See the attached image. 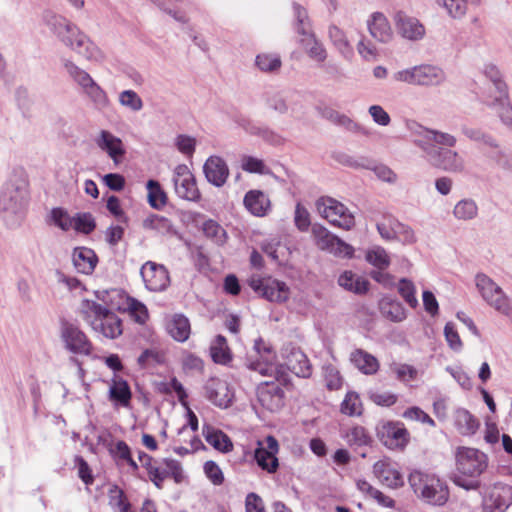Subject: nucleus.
<instances>
[{
  "instance_id": "f257e3e1",
  "label": "nucleus",
  "mask_w": 512,
  "mask_h": 512,
  "mask_svg": "<svg viewBox=\"0 0 512 512\" xmlns=\"http://www.w3.org/2000/svg\"><path fill=\"white\" fill-rule=\"evenodd\" d=\"M414 144L430 159L434 166L448 172L464 170V160L458 152L448 149L456 145V137L439 130L416 125L412 129Z\"/></svg>"
},
{
  "instance_id": "f03ea898",
  "label": "nucleus",
  "mask_w": 512,
  "mask_h": 512,
  "mask_svg": "<svg viewBox=\"0 0 512 512\" xmlns=\"http://www.w3.org/2000/svg\"><path fill=\"white\" fill-rule=\"evenodd\" d=\"M28 201L27 180L21 174L11 175L0 191V212L9 226H16L22 221Z\"/></svg>"
},
{
  "instance_id": "7ed1b4c3",
  "label": "nucleus",
  "mask_w": 512,
  "mask_h": 512,
  "mask_svg": "<svg viewBox=\"0 0 512 512\" xmlns=\"http://www.w3.org/2000/svg\"><path fill=\"white\" fill-rule=\"evenodd\" d=\"M455 460L456 473L451 476L452 482L468 491L479 489V477L488 466L487 455L475 448L459 447Z\"/></svg>"
},
{
  "instance_id": "20e7f679",
  "label": "nucleus",
  "mask_w": 512,
  "mask_h": 512,
  "mask_svg": "<svg viewBox=\"0 0 512 512\" xmlns=\"http://www.w3.org/2000/svg\"><path fill=\"white\" fill-rule=\"evenodd\" d=\"M80 315L95 332L106 338L115 339L122 334L120 318L113 311L93 300L82 301Z\"/></svg>"
},
{
  "instance_id": "39448f33",
  "label": "nucleus",
  "mask_w": 512,
  "mask_h": 512,
  "mask_svg": "<svg viewBox=\"0 0 512 512\" xmlns=\"http://www.w3.org/2000/svg\"><path fill=\"white\" fill-rule=\"evenodd\" d=\"M408 481L415 494L426 503L442 506L448 501V487L435 475L415 470L410 473Z\"/></svg>"
},
{
  "instance_id": "423d86ee",
  "label": "nucleus",
  "mask_w": 512,
  "mask_h": 512,
  "mask_svg": "<svg viewBox=\"0 0 512 512\" xmlns=\"http://www.w3.org/2000/svg\"><path fill=\"white\" fill-rule=\"evenodd\" d=\"M396 82L414 86H439L446 80V74L438 66L431 64L416 65L411 68L399 70L392 75Z\"/></svg>"
},
{
  "instance_id": "0eeeda50",
  "label": "nucleus",
  "mask_w": 512,
  "mask_h": 512,
  "mask_svg": "<svg viewBox=\"0 0 512 512\" xmlns=\"http://www.w3.org/2000/svg\"><path fill=\"white\" fill-rule=\"evenodd\" d=\"M475 285L490 307L502 315H511L512 300L492 278L484 273H478L475 276Z\"/></svg>"
},
{
  "instance_id": "6e6552de",
  "label": "nucleus",
  "mask_w": 512,
  "mask_h": 512,
  "mask_svg": "<svg viewBox=\"0 0 512 512\" xmlns=\"http://www.w3.org/2000/svg\"><path fill=\"white\" fill-rule=\"evenodd\" d=\"M319 214L332 225L349 230L355 225V219L348 208L331 197H321L316 202Z\"/></svg>"
},
{
  "instance_id": "1a4fd4ad",
  "label": "nucleus",
  "mask_w": 512,
  "mask_h": 512,
  "mask_svg": "<svg viewBox=\"0 0 512 512\" xmlns=\"http://www.w3.org/2000/svg\"><path fill=\"white\" fill-rule=\"evenodd\" d=\"M62 43L89 61L100 62L104 58L102 51L77 25L72 27Z\"/></svg>"
},
{
  "instance_id": "9d476101",
  "label": "nucleus",
  "mask_w": 512,
  "mask_h": 512,
  "mask_svg": "<svg viewBox=\"0 0 512 512\" xmlns=\"http://www.w3.org/2000/svg\"><path fill=\"white\" fill-rule=\"evenodd\" d=\"M312 235L319 249L328 251L338 257L351 258L353 256L354 248L333 235L324 226L319 224L313 225Z\"/></svg>"
},
{
  "instance_id": "9b49d317",
  "label": "nucleus",
  "mask_w": 512,
  "mask_h": 512,
  "mask_svg": "<svg viewBox=\"0 0 512 512\" xmlns=\"http://www.w3.org/2000/svg\"><path fill=\"white\" fill-rule=\"evenodd\" d=\"M61 338L65 348L73 354L89 356L93 345L86 334L75 324L65 321L61 325Z\"/></svg>"
},
{
  "instance_id": "f8f14e48",
  "label": "nucleus",
  "mask_w": 512,
  "mask_h": 512,
  "mask_svg": "<svg viewBox=\"0 0 512 512\" xmlns=\"http://www.w3.org/2000/svg\"><path fill=\"white\" fill-rule=\"evenodd\" d=\"M249 286L259 295L271 302H284L289 298V288L284 282L271 277H251Z\"/></svg>"
},
{
  "instance_id": "ddd939ff",
  "label": "nucleus",
  "mask_w": 512,
  "mask_h": 512,
  "mask_svg": "<svg viewBox=\"0 0 512 512\" xmlns=\"http://www.w3.org/2000/svg\"><path fill=\"white\" fill-rule=\"evenodd\" d=\"M257 448L254 451V459L258 466L272 474L279 467L277 454L279 452V444L274 436H267L264 441L257 442Z\"/></svg>"
},
{
  "instance_id": "4468645a",
  "label": "nucleus",
  "mask_w": 512,
  "mask_h": 512,
  "mask_svg": "<svg viewBox=\"0 0 512 512\" xmlns=\"http://www.w3.org/2000/svg\"><path fill=\"white\" fill-rule=\"evenodd\" d=\"M173 182L176 194L185 200L198 201L200 192L196 185V180L188 166L179 164L175 167L173 173Z\"/></svg>"
},
{
  "instance_id": "2eb2a0df",
  "label": "nucleus",
  "mask_w": 512,
  "mask_h": 512,
  "mask_svg": "<svg viewBox=\"0 0 512 512\" xmlns=\"http://www.w3.org/2000/svg\"><path fill=\"white\" fill-rule=\"evenodd\" d=\"M284 365L297 377L308 378L312 374V367L306 354L295 345L289 343L281 349Z\"/></svg>"
},
{
  "instance_id": "dca6fc26",
  "label": "nucleus",
  "mask_w": 512,
  "mask_h": 512,
  "mask_svg": "<svg viewBox=\"0 0 512 512\" xmlns=\"http://www.w3.org/2000/svg\"><path fill=\"white\" fill-rule=\"evenodd\" d=\"M145 287L154 292L164 291L170 284L167 268L162 264L147 261L140 269Z\"/></svg>"
},
{
  "instance_id": "f3484780",
  "label": "nucleus",
  "mask_w": 512,
  "mask_h": 512,
  "mask_svg": "<svg viewBox=\"0 0 512 512\" xmlns=\"http://www.w3.org/2000/svg\"><path fill=\"white\" fill-rule=\"evenodd\" d=\"M394 22L398 34L407 40L418 41L425 35L423 24L417 18L408 16L402 11L395 14Z\"/></svg>"
},
{
  "instance_id": "a211bd4d",
  "label": "nucleus",
  "mask_w": 512,
  "mask_h": 512,
  "mask_svg": "<svg viewBox=\"0 0 512 512\" xmlns=\"http://www.w3.org/2000/svg\"><path fill=\"white\" fill-rule=\"evenodd\" d=\"M205 397L215 406L226 408L232 401L227 382L216 378H209L204 385Z\"/></svg>"
},
{
  "instance_id": "6ab92c4d",
  "label": "nucleus",
  "mask_w": 512,
  "mask_h": 512,
  "mask_svg": "<svg viewBox=\"0 0 512 512\" xmlns=\"http://www.w3.org/2000/svg\"><path fill=\"white\" fill-rule=\"evenodd\" d=\"M258 400L269 411H276L283 405L284 391L278 383L265 381L258 386Z\"/></svg>"
},
{
  "instance_id": "aec40b11",
  "label": "nucleus",
  "mask_w": 512,
  "mask_h": 512,
  "mask_svg": "<svg viewBox=\"0 0 512 512\" xmlns=\"http://www.w3.org/2000/svg\"><path fill=\"white\" fill-rule=\"evenodd\" d=\"M206 180L215 187H223L229 177L227 163L220 156H210L203 165Z\"/></svg>"
},
{
  "instance_id": "412c9836",
  "label": "nucleus",
  "mask_w": 512,
  "mask_h": 512,
  "mask_svg": "<svg viewBox=\"0 0 512 512\" xmlns=\"http://www.w3.org/2000/svg\"><path fill=\"white\" fill-rule=\"evenodd\" d=\"M95 142L102 151L107 153L114 164L118 165L122 162L126 149L119 137L107 130H101Z\"/></svg>"
},
{
  "instance_id": "4be33fe9",
  "label": "nucleus",
  "mask_w": 512,
  "mask_h": 512,
  "mask_svg": "<svg viewBox=\"0 0 512 512\" xmlns=\"http://www.w3.org/2000/svg\"><path fill=\"white\" fill-rule=\"evenodd\" d=\"M512 503V487L497 484L484 500L485 512H504Z\"/></svg>"
},
{
  "instance_id": "5701e85b",
  "label": "nucleus",
  "mask_w": 512,
  "mask_h": 512,
  "mask_svg": "<svg viewBox=\"0 0 512 512\" xmlns=\"http://www.w3.org/2000/svg\"><path fill=\"white\" fill-rule=\"evenodd\" d=\"M245 208L256 217H264L271 210V201L268 195L257 189L249 190L243 199Z\"/></svg>"
},
{
  "instance_id": "b1692460",
  "label": "nucleus",
  "mask_w": 512,
  "mask_h": 512,
  "mask_svg": "<svg viewBox=\"0 0 512 512\" xmlns=\"http://www.w3.org/2000/svg\"><path fill=\"white\" fill-rule=\"evenodd\" d=\"M373 473L382 484L390 488L404 485L402 474L388 460L377 461L373 465Z\"/></svg>"
},
{
  "instance_id": "393cba45",
  "label": "nucleus",
  "mask_w": 512,
  "mask_h": 512,
  "mask_svg": "<svg viewBox=\"0 0 512 512\" xmlns=\"http://www.w3.org/2000/svg\"><path fill=\"white\" fill-rule=\"evenodd\" d=\"M382 439L389 448H403L409 441V432L402 423H387L383 426Z\"/></svg>"
},
{
  "instance_id": "a878e982",
  "label": "nucleus",
  "mask_w": 512,
  "mask_h": 512,
  "mask_svg": "<svg viewBox=\"0 0 512 512\" xmlns=\"http://www.w3.org/2000/svg\"><path fill=\"white\" fill-rule=\"evenodd\" d=\"M370 35L381 43H388L393 38V32L386 16L375 12L367 21Z\"/></svg>"
},
{
  "instance_id": "bb28decb",
  "label": "nucleus",
  "mask_w": 512,
  "mask_h": 512,
  "mask_svg": "<svg viewBox=\"0 0 512 512\" xmlns=\"http://www.w3.org/2000/svg\"><path fill=\"white\" fill-rule=\"evenodd\" d=\"M72 261L77 272L90 275L96 268L98 257L90 248L76 247L72 254Z\"/></svg>"
},
{
  "instance_id": "cd10ccee",
  "label": "nucleus",
  "mask_w": 512,
  "mask_h": 512,
  "mask_svg": "<svg viewBox=\"0 0 512 512\" xmlns=\"http://www.w3.org/2000/svg\"><path fill=\"white\" fill-rule=\"evenodd\" d=\"M42 18L44 24L61 42L63 41V38L70 33L72 27L75 26V24L70 22L67 18L52 11H45Z\"/></svg>"
},
{
  "instance_id": "c85d7f7f",
  "label": "nucleus",
  "mask_w": 512,
  "mask_h": 512,
  "mask_svg": "<svg viewBox=\"0 0 512 512\" xmlns=\"http://www.w3.org/2000/svg\"><path fill=\"white\" fill-rule=\"evenodd\" d=\"M132 398L131 389L126 380L114 376L109 387V399L117 405L128 407Z\"/></svg>"
},
{
  "instance_id": "c756f323",
  "label": "nucleus",
  "mask_w": 512,
  "mask_h": 512,
  "mask_svg": "<svg viewBox=\"0 0 512 512\" xmlns=\"http://www.w3.org/2000/svg\"><path fill=\"white\" fill-rule=\"evenodd\" d=\"M202 432L207 443L216 450L227 453L233 449L230 438L221 430H216L209 425H204Z\"/></svg>"
},
{
  "instance_id": "7c9ffc66",
  "label": "nucleus",
  "mask_w": 512,
  "mask_h": 512,
  "mask_svg": "<svg viewBox=\"0 0 512 512\" xmlns=\"http://www.w3.org/2000/svg\"><path fill=\"white\" fill-rule=\"evenodd\" d=\"M350 361L362 373L367 375L375 374L379 369L378 360L362 349H355L350 354Z\"/></svg>"
},
{
  "instance_id": "2f4dec72",
  "label": "nucleus",
  "mask_w": 512,
  "mask_h": 512,
  "mask_svg": "<svg viewBox=\"0 0 512 512\" xmlns=\"http://www.w3.org/2000/svg\"><path fill=\"white\" fill-rule=\"evenodd\" d=\"M488 106L497 109L501 121L508 127L512 128V106L508 99V92L499 93L493 98L485 100Z\"/></svg>"
},
{
  "instance_id": "473e14b6",
  "label": "nucleus",
  "mask_w": 512,
  "mask_h": 512,
  "mask_svg": "<svg viewBox=\"0 0 512 512\" xmlns=\"http://www.w3.org/2000/svg\"><path fill=\"white\" fill-rule=\"evenodd\" d=\"M300 44L311 59L319 63L325 61L327 57L326 49L322 43L316 39L313 32L301 36Z\"/></svg>"
},
{
  "instance_id": "72a5a7b5",
  "label": "nucleus",
  "mask_w": 512,
  "mask_h": 512,
  "mask_svg": "<svg viewBox=\"0 0 512 512\" xmlns=\"http://www.w3.org/2000/svg\"><path fill=\"white\" fill-rule=\"evenodd\" d=\"M168 332L178 342H185L191 333L190 322L182 314H176L167 326Z\"/></svg>"
},
{
  "instance_id": "f704fd0d",
  "label": "nucleus",
  "mask_w": 512,
  "mask_h": 512,
  "mask_svg": "<svg viewBox=\"0 0 512 512\" xmlns=\"http://www.w3.org/2000/svg\"><path fill=\"white\" fill-rule=\"evenodd\" d=\"M338 284L356 294H365L369 288V282L366 279L356 276L351 271L343 272L338 278Z\"/></svg>"
},
{
  "instance_id": "c9c22d12",
  "label": "nucleus",
  "mask_w": 512,
  "mask_h": 512,
  "mask_svg": "<svg viewBox=\"0 0 512 512\" xmlns=\"http://www.w3.org/2000/svg\"><path fill=\"white\" fill-rule=\"evenodd\" d=\"M455 425L462 435H473L479 428V421L466 409L455 412Z\"/></svg>"
},
{
  "instance_id": "e433bc0d",
  "label": "nucleus",
  "mask_w": 512,
  "mask_h": 512,
  "mask_svg": "<svg viewBox=\"0 0 512 512\" xmlns=\"http://www.w3.org/2000/svg\"><path fill=\"white\" fill-rule=\"evenodd\" d=\"M210 355L217 364L226 365L232 360V354L224 336L217 335L212 341Z\"/></svg>"
},
{
  "instance_id": "4c0bfd02",
  "label": "nucleus",
  "mask_w": 512,
  "mask_h": 512,
  "mask_svg": "<svg viewBox=\"0 0 512 512\" xmlns=\"http://www.w3.org/2000/svg\"><path fill=\"white\" fill-rule=\"evenodd\" d=\"M328 35L333 45L344 58L351 59L353 57V48L340 28L331 25L328 30Z\"/></svg>"
},
{
  "instance_id": "58836bf2",
  "label": "nucleus",
  "mask_w": 512,
  "mask_h": 512,
  "mask_svg": "<svg viewBox=\"0 0 512 512\" xmlns=\"http://www.w3.org/2000/svg\"><path fill=\"white\" fill-rule=\"evenodd\" d=\"M447 10V13L455 18L461 19L468 11L470 5L479 4L480 0H437Z\"/></svg>"
},
{
  "instance_id": "ea45409f",
  "label": "nucleus",
  "mask_w": 512,
  "mask_h": 512,
  "mask_svg": "<svg viewBox=\"0 0 512 512\" xmlns=\"http://www.w3.org/2000/svg\"><path fill=\"white\" fill-rule=\"evenodd\" d=\"M453 215L456 219L461 221L473 220L478 215V206L473 199H462L455 204Z\"/></svg>"
},
{
  "instance_id": "a19ab883",
  "label": "nucleus",
  "mask_w": 512,
  "mask_h": 512,
  "mask_svg": "<svg viewBox=\"0 0 512 512\" xmlns=\"http://www.w3.org/2000/svg\"><path fill=\"white\" fill-rule=\"evenodd\" d=\"M266 108L278 114H286L289 106L286 96L280 91H266L263 95Z\"/></svg>"
},
{
  "instance_id": "79ce46f5",
  "label": "nucleus",
  "mask_w": 512,
  "mask_h": 512,
  "mask_svg": "<svg viewBox=\"0 0 512 512\" xmlns=\"http://www.w3.org/2000/svg\"><path fill=\"white\" fill-rule=\"evenodd\" d=\"M366 261L379 270H386L390 263L387 251L381 246H375L366 252Z\"/></svg>"
},
{
  "instance_id": "37998d69",
  "label": "nucleus",
  "mask_w": 512,
  "mask_h": 512,
  "mask_svg": "<svg viewBox=\"0 0 512 512\" xmlns=\"http://www.w3.org/2000/svg\"><path fill=\"white\" fill-rule=\"evenodd\" d=\"M64 68L83 91L95 82L86 71L78 67L72 61H65Z\"/></svg>"
},
{
  "instance_id": "c03bdc74",
  "label": "nucleus",
  "mask_w": 512,
  "mask_h": 512,
  "mask_svg": "<svg viewBox=\"0 0 512 512\" xmlns=\"http://www.w3.org/2000/svg\"><path fill=\"white\" fill-rule=\"evenodd\" d=\"M380 309L381 313L393 322H401L406 318L404 307L397 301L383 300Z\"/></svg>"
},
{
  "instance_id": "a18cd8bd",
  "label": "nucleus",
  "mask_w": 512,
  "mask_h": 512,
  "mask_svg": "<svg viewBox=\"0 0 512 512\" xmlns=\"http://www.w3.org/2000/svg\"><path fill=\"white\" fill-rule=\"evenodd\" d=\"M148 190V202L151 207L160 209L165 206L167 202L166 193L161 188L156 180H149L146 184Z\"/></svg>"
},
{
  "instance_id": "49530a36",
  "label": "nucleus",
  "mask_w": 512,
  "mask_h": 512,
  "mask_svg": "<svg viewBox=\"0 0 512 512\" xmlns=\"http://www.w3.org/2000/svg\"><path fill=\"white\" fill-rule=\"evenodd\" d=\"M292 9L295 18L296 32L300 36L312 32L311 23L308 17L307 10L298 3H293Z\"/></svg>"
},
{
  "instance_id": "de8ad7c7",
  "label": "nucleus",
  "mask_w": 512,
  "mask_h": 512,
  "mask_svg": "<svg viewBox=\"0 0 512 512\" xmlns=\"http://www.w3.org/2000/svg\"><path fill=\"white\" fill-rule=\"evenodd\" d=\"M83 92L98 110H104L110 104L107 93L96 82L87 87Z\"/></svg>"
},
{
  "instance_id": "09e8293b",
  "label": "nucleus",
  "mask_w": 512,
  "mask_h": 512,
  "mask_svg": "<svg viewBox=\"0 0 512 512\" xmlns=\"http://www.w3.org/2000/svg\"><path fill=\"white\" fill-rule=\"evenodd\" d=\"M119 104L132 111L139 112L143 109L144 103L141 97L134 90H123L118 95Z\"/></svg>"
},
{
  "instance_id": "8fccbe9b",
  "label": "nucleus",
  "mask_w": 512,
  "mask_h": 512,
  "mask_svg": "<svg viewBox=\"0 0 512 512\" xmlns=\"http://www.w3.org/2000/svg\"><path fill=\"white\" fill-rule=\"evenodd\" d=\"M145 229L155 230L160 234H168L173 231L171 221L163 216L152 214L143 220Z\"/></svg>"
},
{
  "instance_id": "3c124183",
  "label": "nucleus",
  "mask_w": 512,
  "mask_h": 512,
  "mask_svg": "<svg viewBox=\"0 0 512 512\" xmlns=\"http://www.w3.org/2000/svg\"><path fill=\"white\" fill-rule=\"evenodd\" d=\"M202 231L205 236L218 245H222L226 240V231L216 221L208 219L202 222Z\"/></svg>"
},
{
  "instance_id": "603ef678",
  "label": "nucleus",
  "mask_w": 512,
  "mask_h": 512,
  "mask_svg": "<svg viewBox=\"0 0 512 512\" xmlns=\"http://www.w3.org/2000/svg\"><path fill=\"white\" fill-rule=\"evenodd\" d=\"M344 439L350 446H367L371 442L370 436L367 434L365 428L361 426H354L349 429L345 435Z\"/></svg>"
},
{
  "instance_id": "864d4df0",
  "label": "nucleus",
  "mask_w": 512,
  "mask_h": 512,
  "mask_svg": "<svg viewBox=\"0 0 512 512\" xmlns=\"http://www.w3.org/2000/svg\"><path fill=\"white\" fill-rule=\"evenodd\" d=\"M255 64L262 72L272 73L278 71L282 63L278 55L262 53L257 55Z\"/></svg>"
},
{
  "instance_id": "5fc2aeb1",
  "label": "nucleus",
  "mask_w": 512,
  "mask_h": 512,
  "mask_svg": "<svg viewBox=\"0 0 512 512\" xmlns=\"http://www.w3.org/2000/svg\"><path fill=\"white\" fill-rule=\"evenodd\" d=\"M341 412L349 415H361L362 406L358 394L355 392H348L341 404Z\"/></svg>"
},
{
  "instance_id": "6e6d98bb",
  "label": "nucleus",
  "mask_w": 512,
  "mask_h": 512,
  "mask_svg": "<svg viewBox=\"0 0 512 512\" xmlns=\"http://www.w3.org/2000/svg\"><path fill=\"white\" fill-rule=\"evenodd\" d=\"M241 168L248 173L268 174L270 172L261 159L247 155L241 159Z\"/></svg>"
},
{
  "instance_id": "4d7b16f0",
  "label": "nucleus",
  "mask_w": 512,
  "mask_h": 512,
  "mask_svg": "<svg viewBox=\"0 0 512 512\" xmlns=\"http://www.w3.org/2000/svg\"><path fill=\"white\" fill-rule=\"evenodd\" d=\"M247 366L250 370L258 372L262 376L275 375L277 379L280 377V369L275 366L274 362H267L260 358V360L249 362Z\"/></svg>"
},
{
  "instance_id": "13d9d810",
  "label": "nucleus",
  "mask_w": 512,
  "mask_h": 512,
  "mask_svg": "<svg viewBox=\"0 0 512 512\" xmlns=\"http://www.w3.org/2000/svg\"><path fill=\"white\" fill-rule=\"evenodd\" d=\"M461 132L470 140L476 141V142H482L488 146L491 147H497V144L495 143L494 139L484 133L479 128L470 127L467 125H463L461 127Z\"/></svg>"
},
{
  "instance_id": "bf43d9fd",
  "label": "nucleus",
  "mask_w": 512,
  "mask_h": 512,
  "mask_svg": "<svg viewBox=\"0 0 512 512\" xmlns=\"http://www.w3.org/2000/svg\"><path fill=\"white\" fill-rule=\"evenodd\" d=\"M398 292L410 307L415 308L417 306L418 300L415 297V286L410 280L402 278L398 284Z\"/></svg>"
},
{
  "instance_id": "052dcab7",
  "label": "nucleus",
  "mask_w": 512,
  "mask_h": 512,
  "mask_svg": "<svg viewBox=\"0 0 512 512\" xmlns=\"http://www.w3.org/2000/svg\"><path fill=\"white\" fill-rule=\"evenodd\" d=\"M484 75L491 81L492 86L497 94L507 91V86L502 80V75L499 69L494 65H486L484 68Z\"/></svg>"
},
{
  "instance_id": "680f3d73",
  "label": "nucleus",
  "mask_w": 512,
  "mask_h": 512,
  "mask_svg": "<svg viewBox=\"0 0 512 512\" xmlns=\"http://www.w3.org/2000/svg\"><path fill=\"white\" fill-rule=\"evenodd\" d=\"M128 310L131 317L139 324H144L149 317L147 307L134 298L128 300Z\"/></svg>"
},
{
  "instance_id": "e2e57ef3",
  "label": "nucleus",
  "mask_w": 512,
  "mask_h": 512,
  "mask_svg": "<svg viewBox=\"0 0 512 512\" xmlns=\"http://www.w3.org/2000/svg\"><path fill=\"white\" fill-rule=\"evenodd\" d=\"M72 227L79 232L89 234L95 229L96 224L90 213H81L73 218Z\"/></svg>"
},
{
  "instance_id": "0e129e2a",
  "label": "nucleus",
  "mask_w": 512,
  "mask_h": 512,
  "mask_svg": "<svg viewBox=\"0 0 512 512\" xmlns=\"http://www.w3.org/2000/svg\"><path fill=\"white\" fill-rule=\"evenodd\" d=\"M394 240L400 241L403 244H413L416 241L414 231L411 227L397 221L394 223Z\"/></svg>"
},
{
  "instance_id": "69168bd1",
  "label": "nucleus",
  "mask_w": 512,
  "mask_h": 512,
  "mask_svg": "<svg viewBox=\"0 0 512 512\" xmlns=\"http://www.w3.org/2000/svg\"><path fill=\"white\" fill-rule=\"evenodd\" d=\"M397 219H395L392 216H384L383 219L377 223V230L380 234V236L387 241H393L394 240V231H395V225L394 223H397Z\"/></svg>"
},
{
  "instance_id": "338daca9",
  "label": "nucleus",
  "mask_w": 512,
  "mask_h": 512,
  "mask_svg": "<svg viewBox=\"0 0 512 512\" xmlns=\"http://www.w3.org/2000/svg\"><path fill=\"white\" fill-rule=\"evenodd\" d=\"M324 379L329 390H338L342 386V377L333 365L324 367Z\"/></svg>"
},
{
  "instance_id": "774afa93",
  "label": "nucleus",
  "mask_w": 512,
  "mask_h": 512,
  "mask_svg": "<svg viewBox=\"0 0 512 512\" xmlns=\"http://www.w3.org/2000/svg\"><path fill=\"white\" fill-rule=\"evenodd\" d=\"M294 222H295L296 227L302 232L307 231L311 224L310 214H309L308 210L301 203L296 204L295 213H294Z\"/></svg>"
}]
</instances>
